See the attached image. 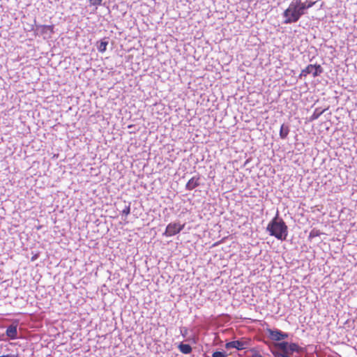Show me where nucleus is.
<instances>
[{
  "label": "nucleus",
  "instance_id": "obj_12",
  "mask_svg": "<svg viewBox=\"0 0 357 357\" xmlns=\"http://www.w3.org/2000/svg\"><path fill=\"white\" fill-rule=\"evenodd\" d=\"M325 111V109H321V108H316L314 112L310 116V121H314L317 119Z\"/></svg>",
  "mask_w": 357,
  "mask_h": 357
},
{
  "label": "nucleus",
  "instance_id": "obj_20",
  "mask_svg": "<svg viewBox=\"0 0 357 357\" xmlns=\"http://www.w3.org/2000/svg\"><path fill=\"white\" fill-rule=\"evenodd\" d=\"M4 357H18V355L7 354V355H4Z\"/></svg>",
  "mask_w": 357,
  "mask_h": 357
},
{
  "label": "nucleus",
  "instance_id": "obj_24",
  "mask_svg": "<svg viewBox=\"0 0 357 357\" xmlns=\"http://www.w3.org/2000/svg\"><path fill=\"white\" fill-rule=\"evenodd\" d=\"M0 357H4V355H3V356H1Z\"/></svg>",
  "mask_w": 357,
  "mask_h": 357
},
{
  "label": "nucleus",
  "instance_id": "obj_18",
  "mask_svg": "<svg viewBox=\"0 0 357 357\" xmlns=\"http://www.w3.org/2000/svg\"><path fill=\"white\" fill-rule=\"evenodd\" d=\"M102 0H89L90 5L98 6L102 5Z\"/></svg>",
  "mask_w": 357,
  "mask_h": 357
},
{
  "label": "nucleus",
  "instance_id": "obj_4",
  "mask_svg": "<svg viewBox=\"0 0 357 357\" xmlns=\"http://www.w3.org/2000/svg\"><path fill=\"white\" fill-rule=\"evenodd\" d=\"M324 72L323 68L319 64H309L305 69L301 70L300 77H306L308 74H312L314 77L321 75Z\"/></svg>",
  "mask_w": 357,
  "mask_h": 357
},
{
  "label": "nucleus",
  "instance_id": "obj_7",
  "mask_svg": "<svg viewBox=\"0 0 357 357\" xmlns=\"http://www.w3.org/2000/svg\"><path fill=\"white\" fill-rule=\"evenodd\" d=\"M7 336L10 340H16L17 337V324H12L6 329L5 337Z\"/></svg>",
  "mask_w": 357,
  "mask_h": 357
},
{
  "label": "nucleus",
  "instance_id": "obj_13",
  "mask_svg": "<svg viewBox=\"0 0 357 357\" xmlns=\"http://www.w3.org/2000/svg\"><path fill=\"white\" fill-rule=\"evenodd\" d=\"M107 41L101 40L97 45V48L99 52H104L107 49Z\"/></svg>",
  "mask_w": 357,
  "mask_h": 357
},
{
  "label": "nucleus",
  "instance_id": "obj_22",
  "mask_svg": "<svg viewBox=\"0 0 357 357\" xmlns=\"http://www.w3.org/2000/svg\"><path fill=\"white\" fill-rule=\"evenodd\" d=\"M181 333L182 334L183 336H185L186 333H187V329H185V331H183L182 330L181 331Z\"/></svg>",
  "mask_w": 357,
  "mask_h": 357
},
{
  "label": "nucleus",
  "instance_id": "obj_1",
  "mask_svg": "<svg viewBox=\"0 0 357 357\" xmlns=\"http://www.w3.org/2000/svg\"><path fill=\"white\" fill-rule=\"evenodd\" d=\"M268 333L272 340L278 342H275L271 349L274 357H293L294 353L300 354L304 351V349L297 343L287 341L278 342L288 338V333L278 329H268Z\"/></svg>",
  "mask_w": 357,
  "mask_h": 357
},
{
  "label": "nucleus",
  "instance_id": "obj_15",
  "mask_svg": "<svg viewBox=\"0 0 357 357\" xmlns=\"http://www.w3.org/2000/svg\"><path fill=\"white\" fill-rule=\"evenodd\" d=\"M320 235H321V232H320V231L319 229H313L310 232L308 238L309 239H312V238H313L314 237L319 236Z\"/></svg>",
  "mask_w": 357,
  "mask_h": 357
},
{
  "label": "nucleus",
  "instance_id": "obj_14",
  "mask_svg": "<svg viewBox=\"0 0 357 357\" xmlns=\"http://www.w3.org/2000/svg\"><path fill=\"white\" fill-rule=\"evenodd\" d=\"M315 1H306V2H301V1L300 0V5L302 6L303 10L305 11V10L312 7L314 4H315Z\"/></svg>",
  "mask_w": 357,
  "mask_h": 357
},
{
  "label": "nucleus",
  "instance_id": "obj_5",
  "mask_svg": "<svg viewBox=\"0 0 357 357\" xmlns=\"http://www.w3.org/2000/svg\"><path fill=\"white\" fill-rule=\"evenodd\" d=\"M185 225H181L178 222L169 223L163 234L166 236H172L178 234L184 228Z\"/></svg>",
  "mask_w": 357,
  "mask_h": 357
},
{
  "label": "nucleus",
  "instance_id": "obj_2",
  "mask_svg": "<svg viewBox=\"0 0 357 357\" xmlns=\"http://www.w3.org/2000/svg\"><path fill=\"white\" fill-rule=\"evenodd\" d=\"M266 231L272 236L278 240H286L288 235V228L284 220L278 216V213L268 223Z\"/></svg>",
  "mask_w": 357,
  "mask_h": 357
},
{
  "label": "nucleus",
  "instance_id": "obj_3",
  "mask_svg": "<svg viewBox=\"0 0 357 357\" xmlns=\"http://www.w3.org/2000/svg\"><path fill=\"white\" fill-rule=\"evenodd\" d=\"M304 14L305 12L300 5V0H292L288 8L282 14L285 18L283 23L287 24L296 22Z\"/></svg>",
  "mask_w": 357,
  "mask_h": 357
},
{
  "label": "nucleus",
  "instance_id": "obj_16",
  "mask_svg": "<svg viewBox=\"0 0 357 357\" xmlns=\"http://www.w3.org/2000/svg\"><path fill=\"white\" fill-rule=\"evenodd\" d=\"M212 357H227V354L225 351H215L212 354Z\"/></svg>",
  "mask_w": 357,
  "mask_h": 357
},
{
  "label": "nucleus",
  "instance_id": "obj_6",
  "mask_svg": "<svg viewBox=\"0 0 357 357\" xmlns=\"http://www.w3.org/2000/svg\"><path fill=\"white\" fill-rule=\"evenodd\" d=\"M30 30H34L33 25H31ZM35 31L42 36H51L54 33V25H36Z\"/></svg>",
  "mask_w": 357,
  "mask_h": 357
},
{
  "label": "nucleus",
  "instance_id": "obj_19",
  "mask_svg": "<svg viewBox=\"0 0 357 357\" xmlns=\"http://www.w3.org/2000/svg\"><path fill=\"white\" fill-rule=\"evenodd\" d=\"M7 339L5 337V334H0V341H6Z\"/></svg>",
  "mask_w": 357,
  "mask_h": 357
},
{
  "label": "nucleus",
  "instance_id": "obj_17",
  "mask_svg": "<svg viewBox=\"0 0 357 357\" xmlns=\"http://www.w3.org/2000/svg\"><path fill=\"white\" fill-rule=\"evenodd\" d=\"M130 213V204L128 205H126L124 208L122 210V214L127 216Z\"/></svg>",
  "mask_w": 357,
  "mask_h": 357
},
{
  "label": "nucleus",
  "instance_id": "obj_11",
  "mask_svg": "<svg viewBox=\"0 0 357 357\" xmlns=\"http://www.w3.org/2000/svg\"><path fill=\"white\" fill-rule=\"evenodd\" d=\"M178 348L179 351L184 354H190L192 350V347L190 344H183V342L178 344Z\"/></svg>",
  "mask_w": 357,
  "mask_h": 357
},
{
  "label": "nucleus",
  "instance_id": "obj_21",
  "mask_svg": "<svg viewBox=\"0 0 357 357\" xmlns=\"http://www.w3.org/2000/svg\"><path fill=\"white\" fill-rule=\"evenodd\" d=\"M181 333L182 334L183 336H185L186 333H187V329H185V331H183L182 330L181 331Z\"/></svg>",
  "mask_w": 357,
  "mask_h": 357
},
{
  "label": "nucleus",
  "instance_id": "obj_8",
  "mask_svg": "<svg viewBox=\"0 0 357 357\" xmlns=\"http://www.w3.org/2000/svg\"><path fill=\"white\" fill-rule=\"evenodd\" d=\"M200 185V176H195L192 177L186 183L185 189L187 190H192Z\"/></svg>",
  "mask_w": 357,
  "mask_h": 357
},
{
  "label": "nucleus",
  "instance_id": "obj_23",
  "mask_svg": "<svg viewBox=\"0 0 357 357\" xmlns=\"http://www.w3.org/2000/svg\"><path fill=\"white\" fill-rule=\"evenodd\" d=\"M257 357H264V356H262L259 355V356H258Z\"/></svg>",
  "mask_w": 357,
  "mask_h": 357
},
{
  "label": "nucleus",
  "instance_id": "obj_10",
  "mask_svg": "<svg viewBox=\"0 0 357 357\" xmlns=\"http://www.w3.org/2000/svg\"><path fill=\"white\" fill-rule=\"evenodd\" d=\"M290 129L289 126L288 124L283 123L280 126V137L282 139H287L289 133Z\"/></svg>",
  "mask_w": 357,
  "mask_h": 357
},
{
  "label": "nucleus",
  "instance_id": "obj_9",
  "mask_svg": "<svg viewBox=\"0 0 357 357\" xmlns=\"http://www.w3.org/2000/svg\"><path fill=\"white\" fill-rule=\"evenodd\" d=\"M225 348L227 349L235 348L238 350H242L245 348V342L240 341V340L231 341V342L226 343Z\"/></svg>",
  "mask_w": 357,
  "mask_h": 357
}]
</instances>
